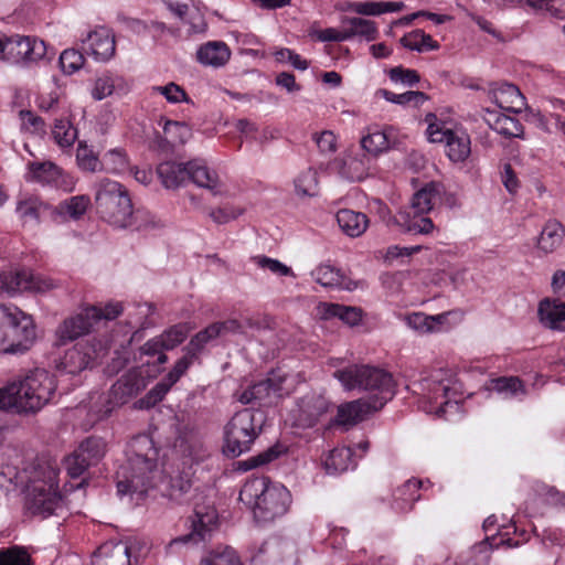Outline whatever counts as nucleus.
Returning a JSON list of instances; mask_svg holds the SVG:
<instances>
[{"label":"nucleus","mask_w":565,"mask_h":565,"mask_svg":"<svg viewBox=\"0 0 565 565\" xmlns=\"http://www.w3.org/2000/svg\"><path fill=\"white\" fill-rule=\"evenodd\" d=\"M56 391V381L44 369L19 375L0 388V411L30 416L47 405Z\"/></svg>","instance_id":"obj_1"},{"label":"nucleus","mask_w":565,"mask_h":565,"mask_svg":"<svg viewBox=\"0 0 565 565\" xmlns=\"http://www.w3.org/2000/svg\"><path fill=\"white\" fill-rule=\"evenodd\" d=\"M126 454L127 462L117 471V492L141 499L156 486L159 451L152 438L141 434L130 440Z\"/></svg>","instance_id":"obj_2"},{"label":"nucleus","mask_w":565,"mask_h":565,"mask_svg":"<svg viewBox=\"0 0 565 565\" xmlns=\"http://www.w3.org/2000/svg\"><path fill=\"white\" fill-rule=\"evenodd\" d=\"M13 479L15 484L24 486L25 508L32 515L47 518L60 507L57 470L47 462L35 460L13 475L9 470L8 480Z\"/></svg>","instance_id":"obj_3"},{"label":"nucleus","mask_w":565,"mask_h":565,"mask_svg":"<svg viewBox=\"0 0 565 565\" xmlns=\"http://www.w3.org/2000/svg\"><path fill=\"white\" fill-rule=\"evenodd\" d=\"M239 501L253 510L257 522H271L282 516L291 503L289 490L271 482L267 477H255L247 480L239 491Z\"/></svg>","instance_id":"obj_4"},{"label":"nucleus","mask_w":565,"mask_h":565,"mask_svg":"<svg viewBox=\"0 0 565 565\" xmlns=\"http://www.w3.org/2000/svg\"><path fill=\"white\" fill-rule=\"evenodd\" d=\"M333 375L347 390L376 391V394L367 398L373 403V409H381L394 395L393 376L379 367L351 365L335 371Z\"/></svg>","instance_id":"obj_5"},{"label":"nucleus","mask_w":565,"mask_h":565,"mask_svg":"<svg viewBox=\"0 0 565 565\" xmlns=\"http://www.w3.org/2000/svg\"><path fill=\"white\" fill-rule=\"evenodd\" d=\"M97 213L109 224L125 228L135 225L136 213L127 189L117 181L103 179L96 184Z\"/></svg>","instance_id":"obj_6"},{"label":"nucleus","mask_w":565,"mask_h":565,"mask_svg":"<svg viewBox=\"0 0 565 565\" xmlns=\"http://www.w3.org/2000/svg\"><path fill=\"white\" fill-rule=\"evenodd\" d=\"M264 423L265 416L258 409L245 408L236 412L224 427V454L238 457L248 451L262 433Z\"/></svg>","instance_id":"obj_7"},{"label":"nucleus","mask_w":565,"mask_h":565,"mask_svg":"<svg viewBox=\"0 0 565 565\" xmlns=\"http://www.w3.org/2000/svg\"><path fill=\"white\" fill-rule=\"evenodd\" d=\"M10 310V327L7 329L6 353L23 354L31 349L36 340V326L32 316L15 306H8Z\"/></svg>","instance_id":"obj_8"},{"label":"nucleus","mask_w":565,"mask_h":565,"mask_svg":"<svg viewBox=\"0 0 565 565\" xmlns=\"http://www.w3.org/2000/svg\"><path fill=\"white\" fill-rule=\"evenodd\" d=\"M100 323L99 312L95 306H87L76 315H73L57 327L55 331L57 344H66L96 329Z\"/></svg>","instance_id":"obj_9"},{"label":"nucleus","mask_w":565,"mask_h":565,"mask_svg":"<svg viewBox=\"0 0 565 565\" xmlns=\"http://www.w3.org/2000/svg\"><path fill=\"white\" fill-rule=\"evenodd\" d=\"M174 448L191 462H202L211 455L210 446L201 430L191 423L182 424L177 429Z\"/></svg>","instance_id":"obj_10"},{"label":"nucleus","mask_w":565,"mask_h":565,"mask_svg":"<svg viewBox=\"0 0 565 565\" xmlns=\"http://www.w3.org/2000/svg\"><path fill=\"white\" fill-rule=\"evenodd\" d=\"M190 332L186 323H178L166 330L159 337L148 340L141 347V353L149 356H157L158 364H164L168 356L164 351L172 350L182 343Z\"/></svg>","instance_id":"obj_11"},{"label":"nucleus","mask_w":565,"mask_h":565,"mask_svg":"<svg viewBox=\"0 0 565 565\" xmlns=\"http://www.w3.org/2000/svg\"><path fill=\"white\" fill-rule=\"evenodd\" d=\"M428 138L431 142H445L447 154L454 162H462L470 154V138L463 131L440 129L438 126L429 125L427 128Z\"/></svg>","instance_id":"obj_12"},{"label":"nucleus","mask_w":565,"mask_h":565,"mask_svg":"<svg viewBox=\"0 0 565 565\" xmlns=\"http://www.w3.org/2000/svg\"><path fill=\"white\" fill-rule=\"evenodd\" d=\"M147 384V380L140 369H130L111 385L108 403L111 406H121L142 392Z\"/></svg>","instance_id":"obj_13"},{"label":"nucleus","mask_w":565,"mask_h":565,"mask_svg":"<svg viewBox=\"0 0 565 565\" xmlns=\"http://www.w3.org/2000/svg\"><path fill=\"white\" fill-rule=\"evenodd\" d=\"M281 388V381L266 379L249 385L242 392H236L234 397L244 405L265 407L274 404L275 398L280 395Z\"/></svg>","instance_id":"obj_14"},{"label":"nucleus","mask_w":565,"mask_h":565,"mask_svg":"<svg viewBox=\"0 0 565 565\" xmlns=\"http://www.w3.org/2000/svg\"><path fill=\"white\" fill-rule=\"evenodd\" d=\"M95 343H79L67 350L61 359L58 367L68 374H78L86 369H92L98 359Z\"/></svg>","instance_id":"obj_15"},{"label":"nucleus","mask_w":565,"mask_h":565,"mask_svg":"<svg viewBox=\"0 0 565 565\" xmlns=\"http://www.w3.org/2000/svg\"><path fill=\"white\" fill-rule=\"evenodd\" d=\"M46 55L44 41L35 38L12 35L9 36V54L7 60L14 63L34 62Z\"/></svg>","instance_id":"obj_16"},{"label":"nucleus","mask_w":565,"mask_h":565,"mask_svg":"<svg viewBox=\"0 0 565 565\" xmlns=\"http://www.w3.org/2000/svg\"><path fill=\"white\" fill-rule=\"evenodd\" d=\"M216 520L217 515L213 509L206 512H202L198 509L194 510V514L191 516V531L185 535L172 540L168 547L172 548L178 544H199L200 542H204L211 535Z\"/></svg>","instance_id":"obj_17"},{"label":"nucleus","mask_w":565,"mask_h":565,"mask_svg":"<svg viewBox=\"0 0 565 565\" xmlns=\"http://www.w3.org/2000/svg\"><path fill=\"white\" fill-rule=\"evenodd\" d=\"M52 282L42 280L26 271L0 273V294H15L24 290L45 291L52 288Z\"/></svg>","instance_id":"obj_18"},{"label":"nucleus","mask_w":565,"mask_h":565,"mask_svg":"<svg viewBox=\"0 0 565 565\" xmlns=\"http://www.w3.org/2000/svg\"><path fill=\"white\" fill-rule=\"evenodd\" d=\"M330 409V402L321 394L309 393L298 401L297 420L301 427L315 426Z\"/></svg>","instance_id":"obj_19"},{"label":"nucleus","mask_w":565,"mask_h":565,"mask_svg":"<svg viewBox=\"0 0 565 565\" xmlns=\"http://www.w3.org/2000/svg\"><path fill=\"white\" fill-rule=\"evenodd\" d=\"M83 50L95 60L106 62L115 55V36L107 28L96 29L83 40Z\"/></svg>","instance_id":"obj_20"},{"label":"nucleus","mask_w":565,"mask_h":565,"mask_svg":"<svg viewBox=\"0 0 565 565\" xmlns=\"http://www.w3.org/2000/svg\"><path fill=\"white\" fill-rule=\"evenodd\" d=\"M93 565H131L130 547L126 542H106L93 556Z\"/></svg>","instance_id":"obj_21"},{"label":"nucleus","mask_w":565,"mask_h":565,"mask_svg":"<svg viewBox=\"0 0 565 565\" xmlns=\"http://www.w3.org/2000/svg\"><path fill=\"white\" fill-rule=\"evenodd\" d=\"M444 195L445 189L441 183L429 182L413 195L409 211L420 214L428 213L438 202H443Z\"/></svg>","instance_id":"obj_22"},{"label":"nucleus","mask_w":565,"mask_h":565,"mask_svg":"<svg viewBox=\"0 0 565 565\" xmlns=\"http://www.w3.org/2000/svg\"><path fill=\"white\" fill-rule=\"evenodd\" d=\"M491 98L499 108L510 113L518 114L525 106V98L520 89L509 83L501 84L491 90Z\"/></svg>","instance_id":"obj_23"},{"label":"nucleus","mask_w":565,"mask_h":565,"mask_svg":"<svg viewBox=\"0 0 565 565\" xmlns=\"http://www.w3.org/2000/svg\"><path fill=\"white\" fill-rule=\"evenodd\" d=\"M486 113V121L499 135L505 138H524L523 126L518 119L494 110L487 109Z\"/></svg>","instance_id":"obj_24"},{"label":"nucleus","mask_w":565,"mask_h":565,"mask_svg":"<svg viewBox=\"0 0 565 565\" xmlns=\"http://www.w3.org/2000/svg\"><path fill=\"white\" fill-rule=\"evenodd\" d=\"M537 313L545 327L565 330V302L546 298L540 302Z\"/></svg>","instance_id":"obj_25"},{"label":"nucleus","mask_w":565,"mask_h":565,"mask_svg":"<svg viewBox=\"0 0 565 565\" xmlns=\"http://www.w3.org/2000/svg\"><path fill=\"white\" fill-rule=\"evenodd\" d=\"M422 486L423 482L420 480L409 479L398 487L393 494V509L401 513L411 511L415 502L420 499L419 490Z\"/></svg>","instance_id":"obj_26"},{"label":"nucleus","mask_w":565,"mask_h":565,"mask_svg":"<svg viewBox=\"0 0 565 565\" xmlns=\"http://www.w3.org/2000/svg\"><path fill=\"white\" fill-rule=\"evenodd\" d=\"M157 174L166 189H178L188 181V162L163 161L157 167Z\"/></svg>","instance_id":"obj_27"},{"label":"nucleus","mask_w":565,"mask_h":565,"mask_svg":"<svg viewBox=\"0 0 565 565\" xmlns=\"http://www.w3.org/2000/svg\"><path fill=\"white\" fill-rule=\"evenodd\" d=\"M231 56L228 46L221 41L207 42L196 52L198 61L206 66L220 67L227 63Z\"/></svg>","instance_id":"obj_28"},{"label":"nucleus","mask_w":565,"mask_h":565,"mask_svg":"<svg viewBox=\"0 0 565 565\" xmlns=\"http://www.w3.org/2000/svg\"><path fill=\"white\" fill-rule=\"evenodd\" d=\"M337 222L342 232L350 237L361 236L370 223L364 213L349 209H342L337 213Z\"/></svg>","instance_id":"obj_29"},{"label":"nucleus","mask_w":565,"mask_h":565,"mask_svg":"<svg viewBox=\"0 0 565 565\" xmlns=\"http://www.w3.org/2000/svg\"><path fill=\"white\" fill-rule=\"evenodd\" d=\"M313 279L323 287L353 290L356 285L348 279L339 269L330 265H320L312 270Z\"/></svg>","instance_id":"obj_30"},{"label":"nucleus","mask_w":565,"mask_h":565,"mask_svg":"<svg viewBox=\"0 0 565 565\" xmlns=\"http://www.w3.org/2000/svg\"><path fill=\"white\" fill-rule=\"evenodd\" d=\"M369 399H358L338 408L337 423L342 426H353L363 420L369 413L376 412Z\"/></svg>","instance_id":"obj_31"},{"label":"nucleus","mask_w":565,"mask_h":565,"mask_svg":"<svg viewBox=\"0 0 565 565\" xmlns=\"http://www.w3.org/2000/svg\"><path fill=\"white\" fill-rule=\"evenodd\" d=\"M318 309L321 319L339 318L350 327L358 326L363 316L361 308L339 303H322Z\"/></svg>","instance_id":"obj_32"},{"label":"nucleus","mask_w":565,"mask_h":565,"mask_svg":"<svg viewBox=\"0 0 565 565\" xmlns=\"http://www.w3.org/2000/svg\"><path fill=\"white\" fill-rule=\"evenodd\" d=\"M189 177L194 184L201 188L209 189L214 195L218 193L216 188L218 185V177L214 171H211L206 163L201 159H194L188 162Z\"/></svg>","instance_id":"obj_33"},{"label":"nucleus","mask_w":565,"mask_h":565,"mask_svg":"<svg viewBox=\"0 0 565 565\" xmlns=\"http://www.w3.org/2000/svg\"><path fill=\"white\" fill-rule=\"evenodd\" d=\"M395 222L405 232L414 234H429L434 230V223L429 217L412 211L399 212Z\"/></svg>","instance_id":"obj_34"},{"label":"nucleus","mask_w":565,"mask_h":565,"mask_svg":"<svg viewBox=\"0 0 565 565\" xmlns=\"http://www.w3.org/2000/svg\"><path fill=\"white\" fill-rule=\"evenodd\" d=\"M564 236L562 224L555 220L548 221L537 239V247L544 253H552L562 245Z\"/></svg>","instance_id":"obj_35"},{"label":"nucleus","mask_w":565,"mask_h":565,"mask_svg":"<svg viewBox=\"0 0 565 565\" xmlns=\"http://www.w3.org/2000/svg\"><path fill=\"white\" fill-rule=\"evenodd\" d=\"M370 159L362 154L347 156L341 160L339 172L340 174L350 181H362L367 175Z\"/></svg>","instance_id":"obj_36"},{"label":"nucleus","mask_w":565,"mask_h":565,"mask_svg":"<svg viewBox=\"0 0 565 565\" xmlns=\"http://www.w3.org/2000/svg\"><path fill=\"white\" fill-rule=\"evenodd\" d=\"M342 23L343 25H347L348 35H350V39L358 36L370 42L374 41L379 35V30L374 21L358 17H345Z\"/></svg>","instance_id":"obj_37"},{"label":"nucleus","mask_w":565,"mask_h":565,"mask_svg":"<svg viewBox=\"0 0 565 565\" xmlns=\"http://www.w3.org/2000/svg\"><path fill=\"white\" fill-rule=\"evenodd\" d=\"M353 450L350 447H337L332 449L324 461L329 473H340L354 466Z\"/></svg>","instance_id":"obj_38"},{"label":"nucleus","mask_w":565,"mask_h":565,"mask_svg":"<svg viewBox=\"0 0 565 565\" xmlns=\"http://www.w3.org/2000/svg\"><path fill=\"white\" fill-rule=\"evenodd\" d=\"M487 388L503 394L505 397H515L518 395H525L526 391L523 382L516 376H500L490 380Z\"/></svg>","instance_id":"obj_39"},{"label":"nucleus","mask_w":565,"mask_h":565,"mask_svg":"<svg viewBox=\"0 0 565 565\" xmlns=\"http://www.w3.org/2000/svg\"><path fill=\"white\" fill-rule=\"evenodd\" d=\"M29 172L31 180L43 184H57V180L61 177L60 168L51 161L30 162Z\"/></svg>","instance_id":"obj_40"},{"label":"nucleus","mask_w":565,"mask_h":565,"mask_svg":"<svg viewBox=\"0 0 565 565\" xmlns=\"http://www.w3.org/2000/svg\"><path fill=\"white\" fill-rule=\"evenodd\" d=\"M90 465L98 463L106 452V443L103 438L90 436L83 440L75 450Z\"/></svg>","instance_id":"obj_41"},{"label":"nucleus","mask_w":565,"mask_h":565,"mask_svg":"<svg viewBox=\"0 0 565 565\" xmlns=\"http://www.w3.org/2000/svg\"><path fill=\"white\" fill-rule=\"evenodd\" d=\"M76 160L78 167L84 171L96 172L103 170L104 168V162L99 160L94 150L89 148L84 141L78 142Z\"/></svg>","instance_id":"obj_42"},{"label":"nucleus","mask_w":565,"mask_h":565,"mask_svg":"<svg viewBox=\"0 0 565 565\" xmlns=\"http://www.w3.org/2000/svg\"><path fill=\"white\" fill-rule=\"evenodd\" d=\"M376 95L383 97L390 103L397 105H407L413 103L415 106H418L428 99V96L425 93L414 90L395 94L391 90L381 88L376 92Z\"/></svg>","instance_id":"obj_43"},{"label":"nucleus","mask_w":565,"mask_h":565,"mask_svg":"<svg viewBox=\"0 0 565 565\" xmlns=\"http://www.w3.org/2000/svg\"><path fill=\"white\" fill-rule=\"evenodd\" d=\"M201 565H243L236 551L230 546L217 547L204 557Z\"/></svg>","instance_id":"obj_44"},{"label":"nucleus","mask_w":565,"mask_h":565,"mask_svg":"<svg viewBox=\"0 0 565 565\" xmlns=\"http://www.w3.org/2000/svg\"><path fill=\"white\" fill-rule=\"evenodd\" d=\"M361 147L371 154H379L390 148L386 130L370 132L361 139Z\"/></svg>","instance_id":"obj_45"},{"label":"nucleus","mask_w":565,"mask_h":565,"mask_svg":"<svg viewBox=\"0 0 565 565\" xmlns=\"http://www.w3.org/2000/svg\"><path fill=\"white\" fill-rule=\"evenodd\" d=\"M54 140L61 147H70L77 138V130L71 121L65 119H56L52 130Z\"/></svg>","instance_id":"obj_46"},{"label":"nucleus","mask_w":565,"mask_h":565,"mask_svg":"<svg viewBox=\"0 0 565 565\" xmlns=\"http://www.w3.org/2000/svg\"><path fill=\"white\" fill-rule=\"evenodd\" d=\"M318 177L317 172L308 169L300 173L295 180V189L298 195L313 196L317 194Z\"/></svg>","instance_id":"obj_47"},{"label":"nucleus","mask_w":565,"mask_h":565,"mask_svg":"<svg viewBox=\"0 0 565 565\" xmlns=\"http://www.w3.org/2000/svg\"><path fill=\"white\" fill-rule=\"evenodd\" d=\"M0 565H32L30 554L20 546L0 550Z\"/></svg>","instance_id":"obj_48"},{"label":"nucleus","mask_w":565,"mask_h":565,"mask_svg":"<svg viewBox=\"0 0 565 565\" xmlns=\"http://www.w3.org/2000/svg\"><path fill=\"white\" fill-rule=\"evenodd\" d=\"M89 204V198L86 195L72 196L60 203V212H65L72 218L78 220L85 214Z\"/></svg>","instance_id":"obj_49"},{"label":"nucleus","mask_w":565,"mask_h":565,"mask_svg":"<svg viewBox=\"0 0 565 565\" xmlns=\"http://www.w3.org/2000/svg\"><path fill=\"white\" fill-rule=\"evenodd\" d=\"M173 385L174 384L164 376L139 401L141 407H153L163 399Z\"/></svg>","instance_id":"obj_50"},{"label":"nucleus","mask_w":565,"mask_h":565,"mask_svg":"<svg viewBox=\"0 0 565 565\" xmlns=\"http://www.w3.org/2000/svg\"><path fill=\"white\" fill-rule=\"evenodd\" d=\"M84 56L83 54L74 49L64 50L61 55L58 63L63 73L67 75H72L77 72L84 65Z\"/></svg>","instance_id":"obj_51"},{"label":"nucleus","mask_w":565,"mask_h":565,"mask_svg":"<svg viewBox=\"0 0 565 565\" xmlns=\"http://www.w3.org/2000/svg\"><path fill=\"white\" fill-rule=\"evenodd\" d=\"M192 482L190 479L183 476H177L171 478L169 488L167 490V495L170 500H173L178 503H182L185 500V497L191 491Z\"/></svg>","instance_id":"obj_52"},{"label":"nucleus","mask_w":565,"mask_h":565,"mask_svg":"<svg viewBox=\"0 0 565 565\" xmlns=\"http://www.w3.org/2000/svg\"><path fill=\"white\" fill-rule=\"evenodd\" d=\"M46 209L47 206L38 198H29L19 202L17 212L24 220L39 221L42 212H44Z\"/></svg>","instance_id":"obj_53"},{"label":"nucleus","mask_w":565,"mask_h":565,"mask_svg":"<svg viewBox=\"0 0 565 565\" xmlns=\"http://www.w3.org/2000/svg\"><path fill=\"white\" fill-rule=\"evenodd\" d=\"M214 330L211 328V326L206 327L204 330H201L198 332L190 342L184 347V351L190 355L191 358H195L202 349L205 347V344L217 338L214 334Z\"/></svg>","instance_id":"obj_54"},{"label":"nucleus","mask_w":565,"mask_h":565,"mask_svg":"<svg viewBox=\"0 0 565 565\" xmlns=\"http://www.w3.org/2000/svg\"><path fill=\"white\" fill-rule=\"evenodd\" d=\"M210 326L215 331L214 334L216 337H222L230 333H243L246 327L253 328L254 323L250 319H245L243 322L230 319L222 322H215Z\"/></svg>","instance_id":"obj_55"},{"label":"nucleus","mask_w":565,"mask_h":565,"mask_svg":"<svg viewBox=\"0 0 565 565\" xmlns=\"http://www.w3.org/2000/svg\"><path fill=\"white\" fill-rule=\"evenodd\" d=\"M163 131L180 143H184L192 135L191 128L185 122L170 119L164 120Z\"/></svg>","instance_id":"obj_56"},{"label":"nucleus","mask_w":565,"mask_h":565,"mask_svg":"<svg viewBox=\"0 0 565 565\" xmlns=\"http://www.w3.org/2000/svg\"><path fill=\"white\" fill-rule=\"evenodd\" d=\"M65 469L71 478L81 477L92 465L75 450L64 460Z\"/></svg>","instance_id":"obj_57"},{"label":"nucleus","mask_w":565,"mask_h":565,"mask_svg":"<svg viewBox=\"0 0 565 565\" xmlns=\"http://www.w3.org/2000/svg\"><path fill=\"white\" fill-rule=\"evenodd\" d=\"M388 76L392 82L402 83L406 86H414L420 81L417 71L404 68L403 66H395L388 71Z\"/></svg>","instance_id":"obj_58"},{"label":"nucleus","mask_w":565,"mask_h":565,"mask_svg":"<svg viewBox=\"0 0 565 565\" xmlns=\"http://www.w3.org/2000/svg\"><path fill=\"white\" fill-rule=\"evenodd\" d=\"M253 259L260 268L268 269L273 274L279 276H295L290 267L286 266L277 259L267 256H256Z\"/></svg>","instance_id":"obj_59"},{"label":"nucleus","mask_w":565,"mask_h":565,"mask_svg":"<svg viewBox=\"0 0 565 565\" xmlns=\"http://www.w3.org/2000/svg\"><path fill=\"white\" fill-rule=\"evenodd\" d=\"M526 3L534 9L545 8L558 19L565 18V0H526ZM565 32V25H564Z\"/></svg>","instance_id":"obj_60"},{"label":"nucleus","mask_w":565,"mask_h":565,"mask_svg":"<svg viewBox=\"0 0 565 565\" xmlns=\"http://www.w3.org/2000/svg\"><path fill=\"white\" fill-rule=\"evenodd\" d=\"M315 140L319 151L324 154H331L337 150V137L331 130H323L320 134H313Z\"/></svg>","instance_id":"obj_61"},{"label":"nucleus","mask_w":565,"mask_h":565,"mask_svg":"<svg viewBox=\"0 0 565 565\" xmlns=\"http://www.w3.org/2000/svg\"><path fill=\"white\" fill-rule=\"evenodd\" d=\"M153 89L163 95L170 103L189 102L184 89L173 82L167 84L166 86H156Z\"/></svg>","instance_id":"obj_62"},{"label":"nucleus","mask_w":565,"mask_h":565,"mask_svg":"<svg viewBox=\"0 0 565 565\" xmlns=\"http://www.w3.org/2000/svg\"><path fill=\"white\" fill-rule=\"evenodd\" d=\"M244 213V209L234 206H223L210 212V217L216 224H226L232 220L237 218Z\"/></svg>","instance_id":"obj_63"},{"label":"nucleus","mask_w":565,"mask_h":565,"mask_svg":"<svg viewBox=\"0 0 565 565\" xmlns=\"http://www.w3.org/2000/svg\"><path fill=\"white\" fill-rule=\"evenodd\" d=\"M278 451H276L274 448H269L258 454L257 456H254L245 461H242L241 467L247 471L273 461L278 457Z\"/></svg>","instance_id":"obj_64"}]
</instances>
